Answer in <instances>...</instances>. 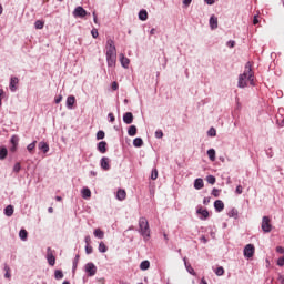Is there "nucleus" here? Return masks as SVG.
Here are the masks:
<instances>
[{"mask_svg": "<svg viewBox=\"0 0 284 284\" xmlns=\"http://www.w3.org/2000/svg\"><path fill=\"white\" fill-rule=\"evenodd\" d=\"M120 62H121L122 68L128 69L129 65H130V59H128V58H126L125 55H123V54H120Z\"/></svg>", "mask_w": 284, "mask_h": 284, "instance_id": "nucleus-19", "label": "nucleus"}, {"mask_svg": "<svg viewBox=\"0 0 284 284\" xmlns=\"http://www.w3.org/2000/svg\"><path fill=\"white\" fill-rule=\"evenodd\" d=\"M215 274H216V276H223L225 274V270L223 268V266H219L215 270Z\"/></svg>", "mask_w": 284, "mask_h": 284, "instance_id": "nucleus-38", "label": "nucleus"}, {"mask_svg": "<svg viewBox=\"0 0 284 284\" xmlns=\"http://www.w3.org/2000/svg\"><path fill=\"white\" fill-rule=\"evenodd\" d=\"M10 143L12 145H19V136L12 135L11 139H10Z\"/></svg>", "mask_w": 284, "mask_h": 284, "instance_id": "nucleus-41", "label": "nucleus"}, {"mask_svg": "<svg viewBox=\"0 0 284 284\" xmlns=\"http://www.w3.org/2000/svg\"><path fill=\"white\" fill-rule=\"evenodd\" d=\"M116 55V47L114 45V40L109 39L106 41V57Z\"/></svg>", "mask_w": 284, "mask_h": 284, "instance_id": "nucleus-3", "label": "nucleus"}, {"mask_svg": "<svg viewBox=\"0 0 284 284\" xmlns=\"http://www.w3.org/2000/svg\"><path fill=\"white\" fill-rule=\"evenodd\" d=\"M19 237L21 239V241H27L28 240V231H26V229L20 230Z\"/></svg>", "mask_w": 284, "mask_h": 284, "instance_id": "nucleus-31", "label": "nucleus"}, {"mask_svg": "<svg viewBox=\"0 0 284 284\" xmlns=\"http://www.w3.org/2000/svg\"><path fill=\"white\" fill-rule=\"evenodd\" d=\"M4 214H6V216H12V214H14V207L12 205H8L4 209Z\"/></svg>", "mask_w": 284, "mask_h": 284, "instance_id": "nucleus-29", "label": "nucleus"}, {"mask_svg": "<svg viewBox=\"0 0 284 284\" xmlns=\"http://www.w3.org/2000/svg\"><path fill=\"white\" fill-rule=\"evenodd\" d=\"M123 122L126 125H131V123L134 122V114H132V112H126L123 114Z\"/></svg>", "mask_w": 284, "mask_h": 284, "instance_id": "nucleus-11", "label": "nucleus"}, {"mask_svg": "<svg viewBox=\"0 0 284 284\" xmlns=\"http://www.w3.org/2000/svg\"><path fill=\"white\" fill-rule=\"evenodd\" d=\"M254 252H255L254 245L253 244H247L244 247V256H245V258H252V256H254Z\"/></svg>", "mask_w": 284, "mask_h": 284, "instance_id": "nucleus-9", "label": "nucleus"}, {"mask_svg": "<svg viewBox=\"0 0 284 284\" xmlns=\"http://www.w3.org/2000/svg\"><path fill=\"white\" fill-rule=\"evenodd\" d=\"M277 265H278L280 267H283V266H284V256H282V257H280V258L277 260Z\"/></svg>", "mask_w": 284, "mask_h": 284, "instance_id": "nucleus-51", "label": "nucleus"}, {"mask_svg": "<svg viewBox=\"0 0 284 284\" xmlns=\"http://www.w3.org/2000/svg\"><path fill=\"white\" fill-rule=\"evenodd\" d=\"M8 156V149L6 146H0V161H4Z\"/></svg>", "mask_w": 284, "mask_h": 284, "instance_id": "nucleus-24", "label": "nucleus"}, {"mask_svg": "<svg viewBox=\"0 0 284 284\" xmlns=\"http://www.w3.org/2000/svg\"><path fill=\"white\" fill-rule=\"evenodd\" d=\"M54 278H55L57 281H61V278H63V271L57 270V271L54 272Z\"/></svg>", "mask_w": 284, "mask_h": 284, "instance_id": "nucleus-37", "label": "nucleus"}, {"mask_svg": "<svg viewBox=\"0 0 284 284\" xmlns=\"http://www.w3.org/2000/svg\"><path fill=\"white\" fill-rule=\"evenodd\" d=\"M209 24L211 30H216V28H219V18H216V16H211Z\"/></svg>", "mask_w": 284, "mask_h": 284, "instance_id": "nucleus-14", "label": "nucleus"}, {"mask_svg": "<svg viewBox=\"0 0 284 284\" xmlns=\"http://www.w3.org/2000/svg\"><path fill=\"white\" fill-rule=\"evenodd\" d=\"M88 11L85 9H83V7H77L73 10V17L75 19H83L84 17H88Z\"/></svg>", "mask_w": 284, "mask_h": 284, "instance_id": "nucleus-5", "label": "nucleus"}, {"mask_svg": "<svg viewBox=\"0 0 284 284\" xmlns=\"http://www.w3.org/2000/svg\"><path fill=\"white\" fill-rule=\"evenodd\" d=\"M74 103H77V98H74V95H69L67 98V108H68V110H72Z\"/></svg>", "mask_w": 284, "mask_h": 284, "instance_id": "nucleus-16", "label": "nucleus"}, {"mask_svg": "<svg viewBox=\"0 0 284 284\" xmlns=\"http://www.w3.org/2000/svg\"><path fill=\"white\" fill-rule=\"evenodd\" d=\"M151 179L152 181H156V179H159V171L156 169L152 170Z\"/></svg>", "mask_w": 284, "mask_h": 284, "instance_id": "nucleus-42", "label": "nucleus"}, {"mask_svg": "<svg viewBox=\"0 0 284 284\" xmlns=\"http://www.w3.org/2000/svg\"><path fill=\"white\" fill-rule=\"evenodd\" d=\"M84 271L88 276H95L97 275V265L94 263L89 262L84 265Z\"/></svg>", "mask_w": 284, "mask_h": 284, "instance_id": "nucleus-4", "label": "nucleus"}, {"mask_svg": "<svg viewBox=\"0 0 284 284\" xmlns=\"http://www.w3.org/2000/svg\"><path fill=\"white\" fill-rule=\"evenodd\" d=\"M214 207H215L216 212H223V210H225V204L223 203V201L216 200L214 202Z\"/></svg>", "mask_w": 284, "mask_h": 284, "instance_id": "nucleus-17", "label": "nucleus"}, {"mask_svg": "<svg viewBox=\"0 0 284 284\" xmlns=\"http://www.w3.org/2000/svg\"><path fill=\"white\" fill-rule=\"evenodd\" d=\"M276 252H277L278 254H284V248H283V246H277V247H276Z\"/></svg>", "mask_w": 284, "mask_h": 284, "instance_id": "nucleus-55", "label": "nucleus"}, {"mask_svg": "<svg viewBox=\"0 0 284 284\" xmlns=\"http://www.w3.org/2000/svg\"><path fill=\"white\" fill-rule=\"evenodd\" d=\"M13 172L19 173L21 172V163L17 162L13 166Z\"/></svg>", "mask_w": 284, "mask_h": 284, "instance_id": "nucleus-44", "label": "nucleus"}, {"mask_svg": "<svg viewBox=\"0 0 284 284\" xmlns=\"http://www.w3.org/2000/svg\"><path fill=\"white\" fill-rule=\"evenodd\" d=\"M139 232L141 236H143L144 241H148L150 239V223H148V219L140 217Z\"/></svg>", "mask_w": 284, "mask_h": 284, "instance_id": "nucleus-2", "label": "nucleus"}, {"mask_svg": "<svg viewBox=\"0 0 284 284\" xmlns=\"http://www.w3.org/2000/svg\"><path fill=\"white\" fill-rule=\"evenodd\" d=\"M106 63L109 68L116 65V55H106Z\"/></svg>", "mask_w": 284, "mask_h": 284, "instance_id": "nucleus-15", "label": "nucleus"}, {"mask_svg": "<svg viewBox=\"0 0 284 284\" xmlns=\"http://www.w3.org/2000/svg\"><path fill=\"white\" fill-rule=\"evenodd\" d=\"M84 241H85L87 245H90V243H91V237H90V235H87L85 239H84Z\"/></svg>", "mask_w": 284, "mask_h": 284, "instance_id": "nucleus-59", "label": "nucleus"}, {"mask_svg": "<svg viewBox=\"0 0 284 284\" xmlns=\"http://www.w3.org/2000/svg\"><path fill=\"white\" fill-rule=\"evenodd\" d=\"M220 194H221V190H219V189H213L212 190V195L215 196V199H219Z\"/></svg>", "mask_w": 284, "mask_h": 284, "instance_id": "nucleus-47", "label": "nucleus"}, {"mask_svg": "<svg viewBox=\"0 0 284 284\" xmlns=\"http://www.w3.org/2000/svg\"><path fill=\"white\" fill-rule=\"evenodd\" d=\"M45 26V22L41 21V20H37L34 22V28L36 30H43V27Z\"/></svg>", "mask_w": 284, "mask_h": 284, "instance_id": "nucleus-33", "label": "nucleus"}, {"mask_svg": "<svg viewBox=\"0 0 284 284\" xmlns=\"http://www.w3.org/2000/svg\"><path fill=\"white\" fill-rule=\"evenodd\" d=\"M227 48H234L236 45V42L234 40H231L226 43Z\"/></svg>", "mask_w": 284, "mask_h": 284, "instance_id": "nucleus-52", "label": "nucleus"}, {"mask_svg": "<svg viewBox=\"0 0 284 284\" xmlns=\"http://www.w3.org/2000/svg\"><path fill=\"white\" fill-rule=\"evenodd\" d=\"M112 90H114V91L119 90V83L118 82L112 83Z\"/></svg>", "mask_w": 284, "mask_h": 284, "instance_id": "nucleus-57", "label": "nucleus"}, {"mask_svg": "<svg viewBox=\"0 0 284 284\" xmlns=\"http://www.w3.org/2000/svg\"><path fill=\"white\" fill-rule=\"evenodd\" d=\"M207 135H209V136H216V129L211 128V129L207 131Z\"/></svg>", "mask_w": 284, "mask_h": 284, "instance_id": "nucleus-46", "label": "nucleus"}, {"mask_svg": "<svg viewBox=\"0 0 284 284\" xmlns=\"http://www.w3.org/2000/svg\"><path fill=\"white\" fill-rule=\"evenodd\" d=\"M93 234L95 239H103L105 236V233L101 229H95Z\"/></svg>", "mask_w": 284, "mask_h": 284, "instance_id": "nucleus-27", "label": "nucleus"}, {"mask_svg": "<svg viewBox=\"0 0 284 284\" xmlns=\"http://www.w3.org/2000/svg\"><path fill=\"white\" fill-rule=\"evenodd\" d=\"M186 272H189V274H192V276H196V272H194V268L192 267V265L187 264V257L183 258Z\"/></svg>", "mask_w": 284, "mask_h": 284, "instance_id": "nucleus-18", "label": "nucleus"}, {"mask_svg": "<svg viewBox=\"0 0 284 284\" xmlns=\"http://www.w3.org/2000/svg\"><path fill=\"white\" fill-rule=\"evenodd\" d=\"M235 192L236 194H243V186L237 185Z\"/></svg>", "mask_w": 284, "mask_h": 284, "instance_id": "nucleus-53", "label": "nucleus"}, {"mask_svg": "<svg viewBox=\"0 0 284 284\" xmlns=\"http://www.w3.org/2000/svg\"><path fill=\"white\" fill-rule=\"evenodd\" d=\"M140 270H142L143 272H145V270H150V261L141 262Z\"/></svg>", "mask_w": 284, "mask_h": 284, "instance_id": "nucleus-32", "label": "nucleus"}, {"mask_svg": "<svg viewBox=\"0 0 284 284\" xmlns=\"http://www.w3.org/2000/svg\"><path fill=\"white\" fill-rule=\"evenodd\" d=\"M91 34H92L93 39H97L99 37V31L97 29H92Z\"/></svg>", "mask_w": 284, "mask_h": 284, "instance_id": "nucleus-50", "label": "nucleus"}, {"mask_svg": "<svg viewBox=\"0 0 284 284\" xmlns=\"http://www.w3.org/2000/svg\"><path fill=\"white\" fill-rule=\"evenodd\" d=\"M38 148L39 150H42L44 154H48V152H50V145H48V143L45 142H39Z\"/></svg>", "mask_w": 284, "mask_h": 284, "instance_id": "nucleus-20", "label": "nucleus"}, {"mask_svg": "<svg viewBox=\"0 0 284 284\" xmlns=\"http://www.w3.org/2000/svg\"><path fill=\"white\" fill-rule=\"evenodd\" d=\"M139 19L140 21H148V11L145 9H142L139 12Z\"/></svg>", "mask_w": 284, "mask_h": 284, "instance_id": "nucleus-26", "label": "nucleus"}, {"mask_svg": "<svg viewBox=\"0 0 284 284\" xmlns=\"http://www.w3.org/2000/svg\"><path fill=\"white\" fill-rule=\"evenodd\" d=\"M108 116L110 119V123H114V121H115L114 114L113 113H109Z\"/></svg>", "mask_w": 284, "mask_h": 284, "instance_id": "nucleus-54", "label": "nucleus"}, {"mask_svg": "<svg viewBox=\"0 0 284 284\" xmlns=\"http://www.w3.org/2000/svg\"><path fill=\"white\" fill-rule=\"evenodd\" d=\"M54 101L55 103H61V101H63V95H58Z\"/></svg>", "mask_w": 284, "mask_h": 284, "instance_id": "nucleus-56", "label": "nucleus"}, {"mask_svg": "<svg viewBox=\"0 0 284 284\" xmlns=\"http://www.w3.org/2000/svg\"><path fill=\"white\" fill-rule=\"evenodd\" d=\"M194 187H195V190H203V187H204L203 179H201V178L195 179Z\"/></svg>", "mask_w": 284, "mask_h": 284, "instance_id": "nucleus-21", "label": "nucleus"}, {"mask_svg": "<svg viewBox=\"0 0 284 284\" xmlns=\"http://www.w3.org/2000/svg\"><path fill=\"white\" fill-rule=\"evenodd\" d=\"M133 145H134V148H143V139H141V138H135V139L133 140Z\"/></svg>", "mask_w": 284, "mask_h": 284, "instance_id": "nucleus-30", "label": "nucleus"}, {"mask_svg": "<svg viewBox=\"0 0 284 284\" xmlns=\"http://www.w3.org/2000/svg\"><path fill=\"white\" fill-rule=\"evenodd\" d=\"M4 278H8L9 281L12 278V274H10L11 270L10 266L8 264H4Z\"/></svg>", "mask_w": 284, "mask_h": 284, "instance_id": "nucleus-28", "label": "nucleus"}, {"mask_svg": "<svg viewBox=\"0 0 284 284\" xmlns=\"http://www.w3.org/2000/svg\"><path fill=\"white\" fill-rule=\"evenodd\" d=\"M247 81L251 85H254V72H252V64L246 63L243 74H240L237 87L247 88Z\"/></svg>", "mask_w": 284, "mask_h": 284, "instance_id": "nucleus-1", "label": "nucleus"}, {"mask_svg": "<svg viewBox=\"0 0 284 284\" xmlns=\"http://www.w3.org/2000/svg\"><path fill=\"white\" fill-rule=\"evenodd\" d=\"M258 23V16H254L253 24L256 26Z\"/></svg>", "mask_w": 284, "mask_h": 284, "instance_id": "nucleus-62", "label": "nucleus"}, {"mask_svg": "<svg viewBox=\"0 0 284 284\" xmlns=\"http://www.w3.org/2000/svg\"><path fill=\"white\" fill-rule=\"evenodd\" d=\"M97 150L98 152H100V154H105V152H108V142L105 141L99 142L97 145Z\"/></svg>", "mask_w": 284, "mask_h": 284, "instance_id": "nucleus-12", "label": "nucleus"}, {"mask_svg": "<svg viewBox=\"0 0 284 284\" xmlns=\"http://www.w3.org/2000/svg\"><path fill=\"white\" fill-rule=\"evenodd\" d=\"M270 216H263L262 219V230L265 233L272 232V224L270 223Z\"/></svg>", "mask_w": 284, "mask_h": 284, "instance_id": "nucleus-6", "label": "nucleus"}, {"mask_svg": "<svg viewBox=\"0 0 284 284\" xmlns=\"http://www.w3.org/2000/svg\"><path fill=\"white\" fill-rule=\"evenodd\" d=\"M129 136H136V125H131L128 130Z\"/></svg>", "mask_w": 284, "mask_h": 284, "instance_id": "nucleus-34", "label": "nucleus"}, {"mask_svg": "<svg viewBox=\"0 0 284 284\" xmlns=\"http://www.w3.org/2000/svg\"><path fill=\"white\" fill-rule=\"evenodd\" d=\"M125 196H128V193H125V190L120 189L116 193L118 201H125Z\"/></svg>", "mask_w": 284, "mask_h": 284, "instance_id": "nucleus-22", "label": "nucleus"}, {"mask_svg": "<svg viewBox=\"0 0 284 284\" xmlns=\"http://www.w3.org/2000/svg\"><path fill=\"white\" fill-rule=\"evenodd\" d=\"M203 204L204 205H210V197H204Z\"/></svg>", "mask_w": 284, "mask_h": 284, "instance_id": "nucleus-60", "label": "nucleus"}, {"mask_svg": "<svg viewBox=\"0 0 284 284\" xmlns=\"http://www.w3.org/2000/svg\"><path fill=\"white\" fill-rule=\"evenodd\" d=\"M196 214L197 216H200L201 221H207V219L210 217V212L203 207H199L196 210Z\"/></svg>", "mask_w": 284, "mask_h": 284, "instance_id": "nucleus-8", "label": "nucleus"}, {"mask_svg": "<svg viewBox=\"0 0 284 284\" xmlns=\"http://www.w3.org/2000/svg\"><path fill=\"white\" fill-rule=\"evenodd\" d=\"M103 139H105V132H104V131H98V133H97V140H98V141H101V140H103Z\"/></svg>", "mask_w": 284, "mask_h": 284, "instance_id": "nucleus-43", "label": "nucleus"}, {"mask_svg": "<svg viewBox=\"0 0 284 284\" xmlns=\"http://www.w3.org/2000/svg\"><path fill=\"white\" fill-rule=\"evenodd\" d=\"M229 216H230V219H236V216H239V211H236V209H232L229 212Z\"/></svg>", "mask_w": 284, "mask_h": 284, "instance_id": "nucleus-39", "label": "nucleus"}, {"mask_svg": "<svg viewBox=\"0 0 284 284\" xmlns=\"http://www.w3.org/2000/svg\"><path fill=\"white\" fill-rule=\"evenodd\" d=\"M98 250L101 254H105V252H108V246H105V243L100 242Z\"/></svg>", "mask_w": 284, "mask_h": 284, "instance_id": "nucleus-35", "label": "nucleus"}, {"mask_svg": "<svg viewBox=\"0 0 284 284\" xmlns=\"http://www.w3.org/2000/svg\"><path fill=\"white\" fill-rule=\"evenodd\" d=\"M278 281H280L282 284H284V276H283V275H280V276H278Z\"/></svg>", "mask_w": 284, "mask_h": 284, "instance_id": "nucleus-64", "label": "nucleus"}, {"mask_svg": "<svg viewBox=\"0 0 284 284\" xmlns=\"http://www.w3.org/2000/svg\"><path fill=\"white\" fill-rule=\"evenodd\" d=\"M17 85H19V78L12 77L10 79V84H9L11 92H17Z\"/></svg>", "mask_w": 284, "mask_h": 284, "instance_id": "nucleus-13", "label": "nucleus"}, {"mask_svg": "<svg viewBox=\"0 0 284 284\" xmlns=\"http://www.w3.org/2000/svg\"><path fill=\"white\" fill-rule=\"evenodd\" d=\"M97 284H105V278L103 277L99 278Z\"/></svg>", "mask_w": 284, "mask_h": 284, "instance_id": "nucleus-63", "label": "nucleus"}, {"mask_svg": "<svg viewBox=\"0 0 284 284\" xmlns=\"http://www.w3.org/2000/svg\"><path fill=\"white\" fill-rule=\"evenodd\" d=\"M85 252H87V254H92L93 248H92V246H90V244L85 245Z\"/></svg>", "mask_w": 284, "mask_h": 284, "instance_id": "nucleus-49", "label": "nucleus"}, {"mask_svg": "<svg viewBox=\"0 0 284 284\" xmlns=\"http://www.w3.org/2000/svg\"><path fill=\"white\" fill-rule=\"evenodd\" d=\"M190 3H192V0H183V6L186 8L190 6Z\"/></svg>", "mask_w": 284, "mask_h": 284, "instance_id": "nucleus-58", "label": "nucleus"}, {"mask_svg": "<svg viewBox=\"0 0 284 284\" xmlns=\"http://www.w3.org/2000/svg\"><path fill=\"white\" fill-rule=\"evenodd\" d=\"M47 261H48L49 265H51V267H54V265L57 263V257H54V253L52 252L51 247L47 248Z\"/></svg>", "mask_w": 284, "mask_h": 284, "instance_id": "nucleus-7", "label": "nucleus"}, {"mask_svg": "<svg viewBox=\"0 0 284 284\" xmlns=\"http://www.w3.org/2000/svg\"><path fill=\"white\" fill-rule=\"evenodd\" d=\"M206 181L210 185H214V183H216V178L214 175H207Z\"/></svg>", "mask_w": 284, "mask_h": 284, "instance_id": "nucleus-40", "label": "nucleus"}, {"mask_svg": "<svg viewBox=\"0 0 284 284\" xmlns=\"http://www.w3.org/2000/svg\"><path fill=\"white\" fill-rule=\"evenodd\" d=\"M155 139H163V131L162 130L155 131Z\"/></svg>", "mask_w": 284, "mask_h": 284, "instance_id": "nucleus-48", "label": "nucleus"}, {"mask_svg": "<svg viewBox=\"0 0 284 284\" xmlns=\"http://www.w3.org/2000/svg\"><path fill=\"white\" fill-rule=\"evenodd\" d=\"M79 258H80V256L75 255V257L73 260V272H74V270H77V266L79 265Z\"/></svg>", "mask_w": 284, "mask_h": 284, "instance_id": "nucleus-45", "label": "nucleus"}, {"mask_svg": "<svg viewBox=\"0 0 284 284\" xmlns=\"http://www.w3.org/2000/svg\"><path fill=\"white\" fill-rule=\"evenodd\" d=\"M37 148V141H33L32 143H30L28 146H27V150L30 154H32V152H34V149Z\"/></svg>", "mask_w": 284, "mask_h": 284, "instance_id": "nucleus-36", "label": "nucleus"}, {"mask_svg": "<svg viewBox=\"0 0 284 284\" xmlns=\"http://www.w3.org/2000/svg\"><path fill=\"white\" fill-rule=\"evenodd\" d=\"M92 16H93L94 23H99V20L97 19V12L95 11H93Z\"/></svg>", "mask_w": 284, "mask_h": 284, "instance_id": "nucleus-61", "label": "nucleus"}, {"mask_svg": "<svg viewBox=\"0 0 284 284\" xmlns=\"http://www.w3.org/2000/svg\"><path fill=\"white\" fill-rule=\"evenodd\" d=\"M210 161H216V151L214 149H210L206 152Z\"/></svg>", "mask_w": 284, "mask_h": 284, "instance_id": "nucleus-25", "label": "nucleus"}, {"mask_svg": "<svg viewBox=\"0 0 284 284\" xmlns=\"http://www.w3.org/2000/svg\"><path fill=\"white\" fill-rule=\"evenodd\" d=\"M100 165H101L102 170H104L105 172H108V170H110V158L103 156V158L100 160Z\"/></svg>", "mask_w": 284, "mask_h": 284, "instance_id": "nucleus-10", "label": "nucleus"}, {"mask_svg": "<svg viewBox=\"0 0 284 284\" xmlns=\"http://www.w3.org/2000/svg\"><path fill=\"white\" fill-rule=\"evenodd\" d=\"M81 194H82V199H85V200L92 196V192L88 187L82 189Z\"/></svg>", "mask_w": 284, "mask_h": 284, "instance_id": "nucleus-23", "label": "nucleus"}]
</instances>
